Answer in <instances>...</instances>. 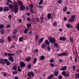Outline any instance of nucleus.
Listing matches in <instances>:
<instances>
[{
	"label": "nucleus",
	"mask_w": 79,
	"mask_h": 79,
	"mask_svg": "<svg viewBox=\"0 0 79 79\" xmlns=\"http://www.w3.org/2000/svg\"><path fill=\"white\" fill-rule=\"evenodd\" d=\"M48 39L50 43H52V44H54L55 43L56 40L55 39V38H53L51 37H49L48 38Z\"/></svg>",
	"instance_id": "obj_1"
},
{
	"label": "nucleus",
	"mask_w": 79,
	"mask_h": 79,
	"mask_svg": "<svg viewBox=\"0 0 79 79\" xmlns=\"http://www.w3.org/2000/svg\"><path fill=\"white\" fill-rule=\"evenodd\" d=\"M27 75L28 76H29V77H30L31 76V74L33 76V77H34V73H33V72H28L27 73Z\"/></svg>",
	"instance_id": "obj_2"
},
{
	"label": "nucleus",
	"mask_w": 79,
	"mask_h": 79,
	"mask_svg": "<svg viewBox=\"0 0 79 79\" xmlns=\"http://www.w3.org/2000/svg\"><path fill=\"white\" fill-rule=\"evenodd\" d=\"M20 66L22 68L26 66V64L23 62H21L20 63Z\"/></svg>",
	"instance_id": "obj_3"
},
{
	"label": "nucleus",
	"mask_w": 79,
	"mask_h": 79,
	"mask_svg": "<svg viewBox=\"0 0 79 79\" xmlns=\"http://www.w3.org/2000/svg\"><path fill=\"white\" fill-rule=\"evenodd\" d=\"M8 59L9 61H10L11 62H13V61H14L13 58L12 56H9L8 57Z\"/></svg>",
	"instance_id": "obj_4"
},
{
	"label": "nucleus",
	"mask_w": 79,
	"mask_h": 79,
	"mask_svg": "<svg viewBox=\"0 0 79 79\" xmlns=\"http://www.w3.org/2000/svg\"><path fill=\"white\" fill-rule=\"evenodd\" d=\"M20 9L21 10L23 11L25 9V6H24V5H21L20 6Z\"/></svg>",
	"instance_id": "obj_5"
},
{
	"label": "nucleus",
	"mask_w": 79,
	"mask_h": 79,
	"mask_svg": "<svg viewBox=\"0 0 79 79\" xmlns=\"http://www.w3.org/2000/svg\"><path fill=\"white\" fill-rule=\"evenodd\" d=\"M58 71L57 69H56L54 71V74L55 76H58Z\"/></svg>",
	"instance_id": "obj_6"
},
{
	"label": "nucleus",
	"mask_w": 79,
	"mask_h": 79,
	"mask_svg": "<svg viewBox=\"0 0 79 79\" xmlns=\"http://www.w3.org/2000/svg\"><path fill=\"white\" fill-rule=\"evenodd\" d=\"M9 10V8L8 7H4L3 8V10L4 12H5L6 11H8Z\"/></svg>",
	"instance_id": "obj_7"
},
{
	"label": "nucleus",
	"mask_w": 79,
	"mask_h": 79,
	"mask_svg": "<svg viewBox=\"0 0 79 79\" xmlns=\"http://www.w3.org/2000/svg\"><path fill=\"white\" fill-rule=\"evenodd\" d=\"M67 68L66 66H64V67H62V68L60 69V70L61 71H65V70H66Z\"/></svg>",
	"instance_id": "obj_8"
},
{
	"label": "nucleus",
	"mask_w": 79,
	"mask_h": 79,
	"mask_svg": "<svg viewBox=\"0 0 79 79\" xmlns=\"http://www.w3.org/2000/svg\"><path fill=\"white\" fill-rule=\"evenodd\" d=\"M67 54L66 53H63L61 54H57V56H65Z\"/></svg>",
	"instance_id": "obj_9"
},
{
	"label": "nucleus",
	"mask_w": 79,
	"mask_h": 79,
	"mask_svg": "<svg viewBox=\"0 0 79 79\" xmlns=\"http://www.w3.org/2000/svg\"><path fill=\"white\" fill-rule=\"evenodd\" d=\"M14 13H17V12L18 11V7H14Z\"/></svg>",
	"instance_id": "obj_10"
},
{
	"label": "nucleus",
	"mask_w": 79,
	"mask_h": 79,
	"mask_svg": "<svg viewBox=\"0 0 79 79\" xmlns=\"http://www.w3.org/2000/svg\"><path fill=\"white\" fill-rule=\"evenodd\" d=\"M44 43L45 44H47L48 45H50V42L48 41V40H45L44 41Z\"/></svg>",
	"instance_id": "obj_11"
},
{
	"label": "nucleus",
	"mask_w": 79,
	"mask_h": 79,
	"mask_svg": "<svg viewBox=\"0 0 79 79\" xmlns=\"http://www.w3.org/2000/svg\"><path fill=\"white\" fill-rule=\"evenodd\" d=\"M0 63L2 64L3 65H5V63L3 62V59H1L0 60Z\"/></svg>",
	"instance_id": "obj_12"
},
{
	"label": "nucleus",
	"mask_w": 79,
	"mask_h": 79,
	"mask_svg": "<svg viewBox=\"0 0 79 79\" xmlns=\"http://www.w3.org/2000/svg\"><path fill=\"white\" fill-rule=\"evenodd\" d=\"M52 17V15L50 14V13H48V19H50V18H51V17Z\"/></svg>",
	"instance_id": "obj_13"
},
{
	"label": "nucleus",
	"mask_w": 79,
	"mask_h": 79,
	"mask_svg": "<svg viewBox=\"0 0 79 79\" xmlns=\"http://www.w3.org/2000/svg\"><path fill=\"white\" fill-rule=\"evenodd\" d=\"M40 60H43L45 59V56H40Z\"/></svg>",
	"instance_id": "obj_14"
},
{
	"label": "nucleus",
	"mask_w": 79,
	"mask_h": 79,
	"mask_svg": "<svg viewBox=\"0 0 79 79\" xmlns=\"http://www.w3.org/2000/svg\"><path fill=\"white\" fill-rule=\"evenodd\" d=\"M12 69L14 70H17V66L16 65H15L12 68Z\"/></svg>",
	"instance_id": "obj_15"
},
{
	"label": "nucleus",
	"mask_w": 79,
	"mask_h": 79,
	"mask_svg": "<svg viewBox=\"0 0 79 79\" xmlns=\"http://www.w3.org/2000/svg\"><path fill=\"white\" fill-rule=\"evenodd\" d=\"M0 32L1 34H5V31L3 30H0Z\"/></svg>",
	"instance_id": "obj_16"
},
{
	"label": "nucleus",
	"mask_w": 79,
	"mask_h": 79,
	"mask_svg": "<svg viewBox=\"0 0 79 79\" xmlns=\"http://www.w3.org/2000/svg\"><path fill=\"white\" fill-rule=\"evenodd\" d=\"M44 40V38H41L40 39L39 41V42H40V43H42Z\"/></svg>",
	"instance_id": "obj_17"
},
{
	"label": "nucleus",
	"mask_w": 79,
	"mask_h": 79,
	"mask_svg": "<svg viewBox=\"0 0 79 79\" xmlns=\"http://www.w3.org/2000/svg\"><path fill=\"white\" fill-rule=\"evenodd\" d=\"M75 77L76 79L77 78L79 79V73L78 74L77 73H76L75 75Z\"/></svg>",
	"instance_id": "obj_18"
},
{
	"label": "nucleus",
	"mask_w": 79,
	"mask_h": 79,
	"mask_svg": "<svg viewBox=\"0 0 79 79\" xmlns=\"http://www.w3.org/2000/svg\"><path fill=\"white\" fill-rule=\"evenodd\" d=\"M18 5H21L23 4V2L21 1H18Z\"/></svg>",
	"instance_id": "obj_19"
},
{
	"label": "nucleus",
	"mask_w": 79,
	"mask_h": 79,
	"mask_svg": "<svg viewBox=\"0 0 79 79\" xmlns=\"http://www.w3.org/2000/svg\"><path fill=\"white\" fill-rule=\"evenodd\" d=\"M30 58H31V57H28L26 58V61L28 62L29 61H30Z\"/></svg>",
	"instance_id": "obj_20"
},
{
	"label": "nucleus",
	"mask_w": 79,
	"mask_h": 79,
	"mask_svg": "<svg viewBox=\"0 0 79 79\" xmlns=\"http://www.w3.org/2000/svg\"><path fill=\"white\" fill-rule=\"evenodd\" d=\"M66 10H67V7L66 6H65L63 8V11H66Z\"/></svg>",
	"instance_id": "obj_21"
},
{
	"label": "nucleus",
	"mask_w": 79,
	"mask_h": 79,
	"mask_svg": "<svg viewBox=\"0 0 79 79\" xmlns=\"http://www.w3.org/2000/svg\"><path fill=\"white\" fill-rule=\"evenodd\" d=\"M66 72L65 71L62 72V74L64 76H66Z\"/></svg>",
	"instance_id": "obj_22"
},
{
	"label": "nucleus",
	"mask_w": 79,
	"mask_h": 79,
	"mask_svg": "<svg viewBox=\"0 0 79 79\" xmlns=\"http://www.w3.org/2000/svg\"><path fill=\"white\" fill-rule=\"evenodd\" d=\"M36 61H37V58H35L34 59V60L33 61V64H35V63H36Z\"/></svg>",
	"instance_id": "obj_23"
},
{
	"label": "nucleus",
	"mask_w": 79,
	"mask_h": 79,
	"mask_svg": "<svg viewBox=\"0 0 79 79\" xmlns=\"http://www.w3.org/2000/svg\"><path fill=\"white\" fill-rule=\"evenodd\" d=\"M9 6L10 8L11 9H13V5H12V4H10L9 5Z\"/></svg>",
	"instance_id": "obj_24"
},
{
	"label": "nucleus",
	"mask_w": 79,
	"mask_h": 79,
	"mask_svg": "<svg viewBox=\"0 0 79 79\" xmlns=\"http://www.w3.org/2000/svg\"><path fill=\"white\" fill-rule=\"evenodd\" d=\"M74 21L73 19H69V22H70V23H73L74 22Z\"/></svg>",
	"instance_id": "obj_25"
},
{
	"label": "nucleus",
	"mask_w": 79,
	"mask_h": 79,
	"mask_svg": "<svg viewBox=\"0 0 79 79\" xmlns=\"http://www.w3.org/2000/svg\"><path fill=\"white\" fill-rule=\"evenodd\" d=\"M4 27V25L3 24L0 25V29H3Z\"/></svg>",
	"instance_id": "obj_26"
},
{
	"label": "nucleus",
	"mask_w": 79,
	"mask_h": 79,
	"mask_svg": "<svg viewBox=\"0 0 79 79\" xmlns=\"http://www.w3.org/2000/svg\"><path fill=\"white\" fill-rule=\"evenodd\" d=\"M27 31H28V30H27V29H25L24 31V33L26 34H27Z\"/></svg>",
	"instance_id": "obj_27"
},
{
	"label": "nucleus",
	"mask_w": 79,
	"mask_h": 79,
	"mask_svg": "<svg viewBox=\"0 0 79 79\" xmlns=\"http://www.w3.org/2000/svg\"><path fill=\"white\" fill-rule=\"evenodd\" d=\"M14 54H13L8 53V56H14Z\"/></svg>",
	"instance_id": "obj_28"
},
{
	"label": "nucleus",
	"mask_w": 79,
	"mask_h": 79,
	"mask_svg": "<svg viewBox=\"0 0 79 79\" xmlns=\"http://www.w3.org/2000/svg\"><path fill=\"white\" fill-rule=\"evenodd\" d=\"M43 2H44V0H41L40 1V2L39 3V5H41V4H42Z\"/></svg>",
	"instance_id": "obj_29"
},
{
	"label": "nucleus",
	"mask_w": 79,
	"mask_h": 79,
	"mask_svg": "<svg viewBox=\"0 0 79 79\" xmlns=\"http://www.w3.org/2000/svg\"><path fill=\"white\" fill-rule=\"evenodd\" d=\"M76 28H77V31H79V23L78 24L77 26L76 27Z\"/></svg>",
	"instance_id": "obj_30"
},
{
	"label": "nucleus",
	"mask_w": 79,
	"mask_h": 79,
	"mask_svg": "<svg viewBox=\"0 0 79 79\" xmlns=\"http://www.w3.org/2000/svg\"><path fill=\"white\" fill-rule=\"evenodd\" d=\"M17 73H18V71H14L13 72V74H17Z\"/></svg>",
	"instance_id": "obj_31"
},
{
	"label": "nucleus",
	"mask_w": 79,
	"mask_h": 79,
	"mask_svg": "<svg viewBox=\"0 0 79 79\" xmlns=\"http://www.w3.org/2000/svg\"><path fill=\"white\" fill-rule=\"evenodd\" d=\"M27 27L28 28H29V26L30 27H31V26H32V25H31V24L29 23V24H27Z\"/></svg>",
	"instance_id": "obj_32"
},
{
	"label": "nucleus",
	"mask_w": 79,
	"mask_h": 79,
	"mask_svg": "<svg viewBox=\"0 0 79 79\" xmlns=\"http://www.w3.org/2000/svg\"><path fill=\"white\" fill-rule=\"evenodd\" d=\"M41 47H42V48H45V44H43L42 46H41Z\"/></svg>",
	"instance_id": "obj_33"
},
{
	"label": "nucleus",
	"mask_w": 79,
	"mask_h": 79,
	"mask_svg": "<svg viewBox=\"0 0 79 79\" xmlns=\"http://www.w3.org/2000/svg\"><path fill=\"white\" fill-rule=\"evenodd\" d=\"M17 32H18V31L15 30V31H14L13 34H16V33H17Z\"/></svg>",
	"instance_id": "obj_34"
},
{
	"label": "nucleus",
	"mask_w": 79,
	"mask_h": 79,
	"mask_svg": "<svg viewBox=\"0 0 79 79\" xmlns=\"http://www.w3.org/2000/svg\"><path fill=\"white\" fill-rule=\"evenodd\" d=\"M23 37H20L19 39V42H22V41H23Z\"/></svg>",
	"instance_id": "obj_35"
},
{
	"label": "nucleus",
	"mask_w": 79,
	"mask_h": 79,
	"mask_svg": "<svg viewBox=\"0 0 79 79\" xmlns=\"http://www.w3.org/2000/svg\"><path fill=\"white\" fill-rule=\"evenodd\" d=\"M47 48H48V52H49V51H50L51 48H50V47L49 46H48Z\"/></svg>",
	"instance_id": "obj_36"
},
{
	"label": "nucleus",
	"mask_w": 79,
	"mask_h": 79,
	"mask_svg": "<svg viewBox=\"0 0 79 79\" xmlns=\"http://www.w3.org/2000/svg\"><path fill=\"white\" fill-rule=\"evenodd\" d=\"M57 25V23H56V22H54V23L53 24V25L54 26H56Z\"/></svg>",
	"instance_id": "obj_37"
},
{
	"label": "nucleus",
	"mask_w": 79,
	"mask_h": 79,
	"mask_svg": "<svg viewBox=\"0 0 79 79\" xmlns=\"http://www.w3.org/2000/svg\"><path fill=\"white\" fill-rule=\"evenodd\" d=\"M30 11L31 13H34V10H33L32 8H31L30 9Z\"/></svg>",
	"instance_id": "obj_38"
},
{
	"label": "nucleus",
	"mask_w": 79,
	"mask_h": 79,
	"mask_svg": "<svg viewBox=\"0 0 79 79\" xmlns=\"http://www.w3.org/2000/svg\"><path fill=\"white\" fill-rule=\"evenodd\" d=\"M50 65L51 67H54L55 66V65L52 63L50 64Z\"/></svg>",
	"instance_id": "obj_39"
},
{
	"label": "nucleus",
	"mask_w": 79,
	"mask_h": 79,
	"mask_svg": "<svg viewBox=\"0 0 79 79\" xmlns=\"http://www.w3.org/2000/svg\"><path fill=\"white\" fill-rule=\"evenodd\" d=\"M70 40L72 43L73 42V39L72 38H70Z\"/></svg>",
	"instance_id": "obj_40"
},
{
	"label": "nucleus",
	"mask_w": 79,
	"mask_h": 79,
	"mask_svg": "<svg viewBox=\"0 0 79 79\" xmlns=\"http://www.w3.org/2000/svg\"><path fill=\"white\" fill-rule=\"evenodd\" d=\"M75 18V15H73L72 17V19L74 20Z\"/></svg>",
	"instance_id": "obj_41"
},
{
	"label": "nucleus",
	"mask_w": 79,
	"mask_h": 79,
	"mask_svg": "<svg viewBox=\"0 0 79 79\" xmlns=\"http://www.w3.org/2000/svg\"><path fill=\"white\" fill-rule=\"evenodd\" d=\"M54 45L56 47H57L58 45V44L56 43H55L54 44Z\"/></svg>",
	"instance_id": "obj_42"
},
{
	"label": "nucleus",
	"mask_w": 79,
	"mask_h": 79,
	"mask_svg": "<svg viewBox=\"0 0 79 79\" xmlns=\"http://www.w3.org/2000/svg\"><path fill=\"white\" fill-rule=\"evenodd\" d=\"M0 42L1 43H3L4 42V40H3V39H1L0 40Z\"/></svg>",
	"instance_id": "obj_43"
},
{
	"label": "nucleus",
	"mask_w": 79,
	"mask_h": 79,
	"mask_svg": "<svg viewBox=\"0 0 79 79\" xmlns=\"http://www.w3.org/2000/svg\"><path fill=\"white\" fill-rule=\"evenodd\" d=\"M31 68V64H29L28 66V69H30Z\"/></svg>",
	"instance_id": "obj_44"
},
{
	"label": "nucleus",
	"mask_w": 79,
	"mask_h": 79,
	"mask_svg": "<svg viewBox=\"0 0 79 79\" xmlns=\"http://www.w3.org/2000/svg\"><path fill=\"white\" fill-rule=\"evenodd\" d=\"M36 21L38 23H40L39 20V19L38 18H37L36 19Z\"/></svg>",
	"instance_id": "obj_45"
},
{
	"label": "nucleus",
	"mask_w": 79,
	"mask_h": 79,
	"mask_svg": "<svg viewBox=\"0 0 79 79\" xmlns=\"http://www.w3.org/2000/svg\"><path fill=\"white\" fill-rule=\"evenodd\" d=\"M66 38L64 37V36L62 37V40H63L65 41V40H66Z\"/></svg>",
	"instance_id": "obj_46"
},
{
	"label": "nucleus",
	"mask_w": 79,
	"mask_h": 79,
	"mask_svg": "<svg viewBox=\"0 0 79 79\" xmlns=\"http://www.w3.org/2000/svg\"><path fill=\"white\" fill-rule=\"evenodd\" d=\"M66 27H67L68 28H69V27H70V25H69V24H67L66 25Z\"/></svg>",
	"instance_id": "obj_47"
},
{
	"label": "nucleus",
	"mask_w": 79,
	"mask_h": 79,
	"mask_svg": "<svg viewBox=\"0 0 79 79\" xmlns=\"http://www.w3.org/2000/svg\"><path fill=\"white\" fill-rule=\"evenodd\" d=\"M6 64L7 65H9L10 64V61H8V62H6Z\"/></svg>",
	"instance_id": "obj_48"
},
{
	"label": "nucleus",
	"mask_w": 79,
	"mask_h": 79,
	"mask_svg": "<svg viewBox=\"0 0 79 79\" xmlns=\"http://www.w3.org/2000/svg\"><path fill=\"white\" fill-rule=\"evenodd\" d=\"M3 76L4 77H5V76H7V74H6V73H4L3 74Z\"/></svg>",
	"instance_id": "obj_49"
},
{
	"label": "nucleus",
	"mask_w": 79,
	"mask_h": 79,
	"mask_svg": "<svg viewBox=\"0 0 79 79\" xmlns=\"http://www.w3.org/2000/svg\"><path fill=\"white\" fill-rule=\"evenodd\" d=\"M37 38H38V35H36L35 36V40H37Z\"/></svg>",
	"instance_id": "obj_50"
},
{
	"label": "nucleus",
	"mask_w": 79,
	"mask_h": 79,
	"mask_svg": "<svg viewBox=\"0 0 79 79\" xmlns=\"http://www.w3.org/2000/svg\"><path fill=\"white\" fill-rule=\"evenodd\" d=\"M62 2V1H61V0H59L58 2V3L60 4V3H61V2Z\"/></svg>",
	"instance_id": "obj_51"
},
{
	"label": "nucleus",
	"mask_w": 79,
	"mask_h": 79,
	"mask_svg": "<svg viewBox=\"0 0 79 79\" xmlns=\"http://www.w3.org/2000/svg\"><path fill=\"white\" fill-rule=\"evenodd\" d=\"M7 59H5L4 60V61L5 63H6L7 62Z\"/></svg>",
	"instance_id": "obj_52"
},
{
	"label": "nucleus",
	"mask_w": 79,
	"mask_h": 79,
	"mask_svg": "<svg viewBox=\"0 0 79 79\" xmlns=\"http://www.w3.org/2000/svg\"><path fill=\"white\" fill-rule=\"evenodd\" d=\"M73 71L75 70L76 69V66L75 65H74L73 67Z\"/></svg>",
	"instance_id": "obj_53"
},
{
	"label": "nucleus",
	"mask_w": 79,
	"mask_h": 79,
	"mask_svg": "<svg viewBox=\"0 0 79 79\" xmlns=\"http://www.w3.org/2000/svg\"><path fill=\"white\" fill-rule=\"evenodd\" d=\"M3 11V7H0V11Z\"/></svg>",
	"instance_id": "obj_54"
},
{
	"label": "nucleus",
	"mask_w": 79,
	"mask_h": 79,
	"mask_svg": "<svg viewBox=\"0 0 79 79\" xmlns=\"http://www.w3.org/2000/svg\"><path fill=\"white\" fill-rule=\"evenodd\" d=\"M53 61H54V60H53V59H52L50 60V63H53Z\"/></svg>",
	"instance_id": "obj_55"
},
{
	"label": "nucleus",
	"mask_w": 79,
	"mask_h": 79,
	"mask_svg": "<svg viewBox=\"0 0 79 79\" xmlns=\"http://www.w3.org/2000/svg\"><path fill=\"white\" fill-rule=\"evenodd\" d=\"M50 77H51V78H53L54 77V75L53 74H52L51 75L49 76Z\"/></svg>",
	"instance_id": "obj_56"
},
{
	"label": "nucleus",
	"mask_w": 79,
	"mask_h": 79,
	"mask_svg": "<svg viewBox=\"0 0 79 79\" xmlns=\"http://www.w3.org/2000/svg\"><path fill=\"white\" fill-rule=\"evenodd\" d=\"M10 27H11V26L10 25H8L6 26L7 28H9Z\"/></svg>",
	"instance_id": "obj_57"
},
{
	"label": "nucleus",
	"mask_w": 79,
	"mask_h": 79,
	"mask_svg": "<svg viewBox=\"0 0 79 79\" xmlns=\"http://www.w3.org/2000/svg\"><path fill=\"white\" fill-rule=\"evenodd\" d=\"M8 41H10V40H11V38H10V36L8 37Z\"/></svg>",
	"instance_id": "obj_58"
},
{
	"label": "nucleus",
	"mask_w": 79,
	"mask_h": 79,
	"mask_svg": "<svg viewBox=\"0 0 79 79\" xmlns=\"http://www.w3.org/2000/svg\"><path fill=\"white\" fill-rule=\"evenodd\" d=\"M44 17H40V19L41 21H43L44 20Z\"/></svg>",
	"instance_id": "obj_59"
},
{
	"label": "nucleus",
	"mask_w": 79,
	"mask_h": 79,
	"mask_svg": "<svg viewBox=\"0 0 79 79\" xmlns=\"http://www.w3.org/2000/svg\"><path fill=\"white\" fill-rule=\"evenodd\" d=\"M8 18L9 19H11V15H9L8 16Z\"/></svg>",
	"instance_id": "obj_60"
},
{
	"label": "nucleus",
	"mask_w": 79,
	"mask_h": 79,
	"mask_svg": "<svg viewBox=\"0 0 79 79\" xmlns=\"http://www.w3.org/2000/svg\"><path fill=\"white\" fill-rule=\"evenodd\" d=\"M59 79H61V78H62V76H58Z\"/></svg>",
	"instance_id": "obj_61"
},
{
	"label": "nucleus",
	"mask_w": 79,
	"mask_h": 79,
	"mask_svg": "<svg viewBox=\"0 0 79 79\" xmlns=\"http://www.w3.org/2000/svg\"><path fill=\"white\" fill-rule=\"evenodd\" d=\"M27 20L28 21H30V17H28L27 19Z\"/></svg>",
	"instance_id": "obj_62"
},
{
	"label": "nucleus",
	"mask_w": 79,
	"mask_h": 79,
	"mask_svg": "<svg viewBox=\"0 0 79 79\" xmlns=\"http://www.w3.org/2000/svg\"><path fill=\"white\" fill-rule=\"evenodd\" d=\"M10 4V3L9 2H6V5H9V4Z\"/></svg>",
	"instance_id": "obj_63"
},
{
	"label": "nucleus",
	"mask_w": 79,
	"mask_h": 79,
	"mask_svg": "<svg viewBox=\"0 0 79 79\" xmlns=\"http://www.w3.org/2000/svg\"><path fill=\"white\" fill-rule=\"evenodd\" d=\"M18 21L19 23H21L22 22V20L21 19H19Z\"/></svg>",
	"instance_id": "obj_64"
}]
</instances>
